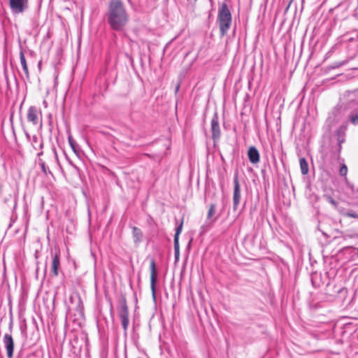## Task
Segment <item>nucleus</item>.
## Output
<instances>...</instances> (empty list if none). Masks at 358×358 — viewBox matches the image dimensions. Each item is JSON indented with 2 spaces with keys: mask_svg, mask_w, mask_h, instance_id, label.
I'll list each match as a JSON object with an SVG mask.
<instances>
[{
  "mask_svg": "<svg viewBox=\"0 0 358 358\" xmlns=\"http://www.w3.org/2000/svg\"><path fill=\"white\" fill-rule=\"evenodd\" d=\"M106 20L113 31H122L125 29L129 20V15L122 0L109 1Z\"/></svg>",
  "mask_w": 358,
  "mask_h": 358,
  "instance_id": "nucleus-1",
  "label": "nucleus"
},
{
  "mask_svg": "<svg viewBox=\"0 0 358 358\" xmlns=\"http://www.w3.org/2000/svg\"><path fill=\"white\" fill-rule=\"evenodd\" d=\"M217 22L219 25L220 36H224L231 27L232 16L227 4L223 2L218 9Z\"/></svg>",
  "mask_w": 358,
  "mask_h": 358,
  "instance_id": "nucleus-2",
  "label": "nucleus"
},
{
  "mask_svg": "<svg viewBox=\"0 0 358 358\" xmlns=\"http://www.w3.org/2000/svg\"><path fill=\"white\" fill-rule=\"evenodd\" d=\"M117 310L118 315L121 320L122 328L126 335L127 333V329L129 324V309L127 303L126 296L124 294H121L117 300Z\"/></svg>",
  "mask_w": 358,
  "mask_h": 358,
  "instance_id": "nucleus-3",
  "label": "nucleus"
},
{
  "mask_svg": "<svg viewBox=\"0 0 358 358\" xmlns=\"http://www.w3.org/2000/svg\"><path fill=\"white\" fill-rule=\"evenodd\" d=\"M234 190H233V210H237L241 200V185L238 178V172L236 171L234 174Z\"/></svg>",
  "mask_w": 358,
  "mask_h": 358,
  "instance_id": "nucleus-4",
  "label": "nucleus"
},
{
  "mask_svg": "<svg viewBox=\"0 0 358 358\" xmlns=\"http://www.w3.org/2000/svg\"><path fill=\"white\" fill-rule=\"evenodd\" d=\"M50 254L52 257L51 276L57 277L60 268V250L56 248L54 250L51 249Z\"/></svg>",
  "mask_w": 358,
  "mask_h": 358,
  "instance_id": "nucleus-5",
  "label": "nucleus"
},
{
  "mask_svg": "<svg viewBox=\"0 0 358 358\" xmlns=\"http://www.w3.org/2000/svg\"><path fill=\"white\" fill-rule=\"evenodd\" d=\"M210 129L212 132V138L214 142L220 139L221 136V131L219 124V116L217 112H215L210 122Z\"/></svg>",
  "mask_w": 358,
  "mask_h": 358,
  "instance_id": "nucleus-6",
  "label": "nucleus"
},
{
  "mask_svg": "<svg viewBox=\"0 0 358 358\" xmlns=\"http://www.w3.org/2000/svg\"><path fill=\"white\" fill-rule=\"evenodd\" d=\"M10 7L15 13H20L28 8V0H9Z\"/></svg>",
  "mask_w": 358,
  "mask_h": 358,
  "instance_id": "nucleus-7",
  "label": "nucleus"
},
{
  "mask_svg": "<svg viewBox=\"0 0 358 358\" xmlns=\"http://www.w3.org/2000/svg\"><path fill=\"white\" fill-rule=\"evenodd\" d=\"M150 288L152 290V296L155 299L156 294L155 285L157 282V273L156 271L155 261L153 257L150 259Z\"/></svg>",
  "mask_w": 358,
  "mask_h": 358,
  "instance_id": "nucleus-8",
  "label": "nucleus"
},
{
  "mask_svg": "<svg viewBox=\"0 0 358 358\" xmlns=\"http://www.w3.org/2000/svg\"><path fill=\"white\" fill-rule=\"evenodd\" d=\"M69 301L71 304H75V307L68 306V310L71 311L72 309H75L78 313L83 314V303L78 295H71L69 297Z\"/></svg>",
  "mask_w": 358,
  "mask_h": 358,
  "instance_id": "nucleus-9",
  "label": "nucleus"
},
{
  "mask_svg": "<svg viewBox=\"0 0 358 358\" xmlns=\"http://www.w3.org/2000/svg\"><path fill=\"white\" fill-rule=\"evenodd\" d=\"M3 343L6 350L7 357L13 358L14 341L10 334H6L3 338Z\"/></svg>",
  "mask_w": 358,
  "mask_h": 358,
  "instance_id": "nucleus-10",
  "label": "nucleus"
},
{
  "mask_svg": "<svg viewBox=\"0 0 358 358\" xmlns=\"http://www.w3.org/2000/svg\"><path fill=\"white\" fill-rule=\"evenodd\" d=\"M183 225V219L180 224L178 226L176 229V234L174 236V252H175V259L178 261L180 257V246H179V235L181 233Z\"/></svg>",
  "mask_w": 358,
  "mask_h": 358,
  "instance_id": "nucleus-11",
  "label": "nucleus"
},
{
  "mask_svg": "<svg viewBox=\"0 0 358 358\" xmlns=\"http://www.w3.org/2000/svg\"><path fill=\"white\" fill-rule=\"evenodd\" d=\"M303 183L304 184V194L306 198L309 201L310 205H313V195L312 182L308 177H303Z\"/></svg>",
  "mask_w": 358,
  "mask_h": 358,
  "instance_id": "nucleus-12",
  "label": "nucleus"
},
{
  "mask_svg": "<svg viewBox=\"0 0 358 358\" xmlns=\"http://www.w3.org/2000/svg\"><path fill=\"white\" fill-rule=\"evenodd\" d=\"M38 114L37 108L36 106H30L27 111V120L34 125H37L38 124Z\"/></svg>",
  "mask_w": 358,
  "mask_h": 358,
  "instance_id": "nucleus-13",
  "label": "nucleus"
},
{
  "mask_svg": "<svg viewBox=\"0 0 358 358\" xmlns=\"http://www.w3.org/2000/svg\"><path fill=\"white\" fill-rule=\"evenodd\" d=\"M248 156L250 162L252 164H257L259 162V152L255 146H250L249 148L248 151Z\"/></svg>",
  "mask_w": 358,
  "mask_h": 358,
  "instance_id": "nucleus-14",
  "label": "nucleus"
},
{
  "mask_svg": "<svg viewBox=\"0 0 358 358\" xmlns=\"http://www.w3.org/2000/svg\"><path fill=\"white\" fill-rule=\"evenodd\" d=\"M132 235L134 238V243L136 245H138V244L143 241V232L141 229L133 227H132Z\"/></svg>",
  "mask_w": 358,
  "mask_h": 358,
  "instance_id": "nucleus-15",
  "label": "nucleus"
},
{
  "mask_svg": "<svg viewBox=\"0 0 358 358\" xmlns=\"http://www.w3.org/2000/svg\"><path fill=\"white\" fill-rule=\"evenodd\" d=\"M346 129V126H341L336 131V137L339 144L340 149L341 148V143L345 141Z\"/></svg>",
  "mask_w": 358,
  "mask_h": 358,
  "instance_id": "nucleus-16",
  "label": "nucleus"
},
{
  "mask_svg": "<svg viewBox=\"0 0 358 358\" xmlns=\"http://www.w3.org/2000/svg\"><path fill=\"white\" fill-rule=\"evenodd\" d=\"M20 59L21 65L22 66V69L25 73L26 78L29 79V69H28L27 61H26V59L24 57V51L22 50H21L20 52Z\"/></svg>",
  "mask_w": 358,
  "mask_h": 358,
  "instance_id": "nucleus-17",
  "label": "nucleus"
},
{
  "mask_svg": "<svg viewBox=\"0 0 358 358\" xmlns=\"http://www.w3.org/2000/svg\"><path fill=\"white\" fill-rule=\"evenodd\" d=\"M300 169L301 173L305 176L308 173L309 166L308 162L304 157H301L299 159Z\"/></svg>",
  "mask_w": 358,
  "mask_h": 358,
  "instance_id": "nucleus-18",
  "label": "nucleus"
},
{
  "mask_svg": "<svg viewBox=\"0 0 358 358\" xmlns=\"http://www.w3.org/2000/svg\"><path fill=\"white\" fill-rule=\"evenodd\" d=\"M215 207L216 206L214 203H211L210 205V208L208 209L207 214V221L211 220V222H214L217 220V217H215L214 219L212 220V217L215 213Z\"/></svg>",
  "mask_w": 358,
  "mask_h": 358,
  "instance_id": "nucleus-19",
  "label": "nucleus"
},
{
  "mask_svg": "<svg viewBox=\"0 0 358 358\" xmlns=\"http://www.w3.org/2000/svg\"><path fill=\"white\" fill-rule=\"evenodd\" d=\"M32 145L35 149H36V146L41 149L43 146V141L34 135L32 137Z\"/></svg>",
  "mask_w": 358,
  "mask_h": 358,
  "instance_id": "nucleus-20",
  "label": "nucleus"
},
{
  "mask_svg": "<svg viewBox=\"0 0 358 358\" xmlns=\"http://www.w3.org/2000/svg\"><path fill=\"white\" fill-rule=\"evenodd\" d=\"M69 143L75 153H77V143L71 136L68 137Z\"/></svg>",
  "mask_w": 358,
  "mask_h": 358,
  "instance_id": "nucleus-21",
  "label": "nucleus"
},
{
  "mask_svg": "<svg viewBox=\"0 0 358 358\" xmlns=\"http://www.w3.org/2000/svg\"><path fill=\"white\" fill-rule=\"evenodd\" d=\"M39 165L41 168L42 171L45 175H48V173H51V171L49 170V168L46 166L45 162L40 159L39 160Z\"/></svg>",
  "mask_w": 358,
  "mask_h": 358,
  "instance_id": "nucleus-22",
  "label": "nucleus"
},
{
  "mask_svg": "<svg viewBox=\"0 0 358 358\" xmlns=\"http://www.w3.org/2000/svg\"><path fill=\"white\" fill-rule=\"evenodd\" d=\"M350 121L355 125L358 124V114L357 113L352 114L350 115Z\"/></svg>",
  "mask_w": 358,
  "mask_h": 358,
  "instance_id": "nucleus-23",
  "label": "nucleus"
},
{
  "mask_svg": "<svg viewBox=\"0 0 358 358\" xmlns=\"http://www.w3.org/2000/svg\"><path fill=\"white\" fill-rule=\"evenodd\" d=\"M348 173V168L345 164H343L340 169L339 173L342 176H345Z\"/></svg>",
  "mask_w": 358,
  "mask_h": 358,
  "instance_id": "nucleus-24",
  "label": "nucleus"
},
{
  "mask_svg": "<svg viewBox=\"0 0 358 358\" xmlns=\"http://www.w3.org/2000/svg\"><path fill=\"white\" fill-rule=\"evenodd\" d=\"M313 54V50H312L310 52V56H309V59H308L307 64H306V66L305 67V70L307 71V75L308 76L309 75V64H310V58H311Z\"/></svg>",
  "mask_w": 358,
  "mask_h": 358,
  "instance_id": "nucleus-25",
  "label": "nucleus"
},
{
  "mask_svg": "<svg viewBox=\"0 0 358 358\" xmlns=\"http://www.w3.org/2000/svg\"><path fill=\"white\" fill-rule=\"evenodd\" d=\"M346 63H347V61H342V62H336V63H334V65L333 68H338V67H340L341 66L345 65Z\"/></svg>",
  "mask_w": 358,
  "mask_h": 358,
  "instance_id": "nucleus-26",
  "label": "nucleus"
},
{
  "mask_svg": "<svg viewBox=\"0 0 358 358\" xmlns=\"http://www.w3.org/2000/svg\"><path fill=\"white\" fill-rule=\"evenodd\" d=\"M348 217H353V218H358V214L356 213H348Z\"/></svg>",
  "mask_w": 358,
  "mask_h": 358,
  "instance_id": "nucleus-27",
  "label": "nucleus"
},
{
  "mask_svg": "<svg viewBox=\"0 0 358 358\" xmlns=\"http://www.w3.org/2000/svg\"><path fill=\"white\" fill-rule=\"evenodd\" d=\"M189 4L194 6L197 1V0H187Z\"/></svg>",
  "mask_w": 358,
  "mask_h": 358,
  "instance_id": "nucleus-28",
  "label": "nucleus"
},
{
  "mask_svg": "<svg viewBox=\"0 0 358 358\" xmlns=\"http://www.w3.org/2000/svg\"><path fill=\"white\" fill-rule=\"evenodd\" d=\"M312 81H313V80H312V79L310 78L308 80L307 83H306V87H308L309 85H310V84H311V83H312Z\"/></svg>",
  "mask_w": 358,
  "mask_h": 358,
  "instance_id": "nucleus-29",
  "label": "nucleus"
},
{
  "mask_svg": "<svg viewBox=\"0 0 358 358\" xmlns=\"http://www.w3.org/2000/svg\"><path fill=\"white\" fill-rule=\"evenodd\" d=\"M310 282L313 285V273H310Z\"/></svg>",
  "mask_w": 358,
  "mask_h": 358,
  "instance_id": "nucleus-30",
  "label": "nucleus"
},
{
  "mask_svg": "<svg viewBox=\"0 0 358 358\" xmlns=\"http://www.w3.org/2000/svg\"><path fill=\"white\" fill-rule=\"evenodd\" d=\"M110 313H113V305H112L111 302H110Z\"/></svg>",
  "mask_w": 358,
  "mask_h": 358,
  "instance_id": "nucleus-31",
  "label": "nucleus"
},
{
  "mask_svg": "<svg viewBox=\"0 0 358 358\" xmlns=\"http://www.w3.org/2000/svg\"><path fill=\"white\" fill-rule=\"evenodd\" d=\"M54 152H55V157H56V158L57 159V152H56V150H55V149H54Z\"/></svg>",
  "mask_w": 358,
  "mask_h": 358,
  "instance_id": "nucleus-32",
  "label": "nucleus"
},
{
  "mask_svg": "<svg viewBox=\"0 0 358 358\" xmlns=\"http://www.w3.org/2000/svg\"><path fill=\"white\" fill-rule=\"evenodd\" d=\"M313 38V33L310 36V40L311 41Z\"/></svg>",
  "mask_w": 358,
  "mask_h": 358,
  "instance_id": "nucleus-33",
  "label": "nucleus"
},
{
  "mask_svg": "<svg viewBox=\"0 0 358 358\" xmlns=\"http://www.w3.org/2000/svg\"><path fill=\"white\" fill-rule=\"evenodd\" d=\"M179 90V85H178L176 87V92H177Z\"/></svg>",
  "mask_w": 358,
  "mask_h": 358,
  "instance_id": "nucleus-34",
  "label": "nucleus"
},
{
  "mask_svg": "<svg viewBox=\"0 0 358 358\" xmlns=\"http://www.w3.org/2000/svg\"><path fill=\"white\" fill-rule=\"evenodd\" d=\"M310 93H313V88L310 89Z\"/></svg>",
  "mask_w": 358,
  "mask_h": 358,
  "instance_id": "nucleus-35",
  "label": "nucleus"
},
{
  "mask_svg": "<svg viewBox=\"0 0 358 358\" xmlns=\"http://www.w3.org/2000/svg\"><path fill=\"white\" fill-rule=\"evenodd\" d=\"M43 155V152H39V153L38 154V155H39V156H40V155Z\"/></svg>",
  "mask_w": 358,
  "mask_h": 358,
  "instance_id": "nucleus-36",
  "label": "nucleus"
},
{
  "mask_svg": "<svg viewBox=\"0 0 358 358\" xmlns=\"http://www.w3.org/2000/svg\"><path fill=\"white\" fill-rule=\"evenodd\" d=\"M26 135L27 138H29V135L28 134H26Z\"/></svg>",
  "mask_w": 358,
  "mask_h": 358,
  "instance_id": "nucleus-37",
  "label": "nucleus"
},
{
  "mask_svg": "<svg viewBox=\"0 0 358 358\" xmlns=\"http://www.w3.org/2000/svg\"><path fill=\"white\" fill-rule=\"evenodd\" d=\"M357 255H358V248H357Z\"/></svg>",
  "mask_w": 358,
  "mask_h": 358,
  "instance_id": "nucleus-38",
  "label": "nucleus"
}]
</instances>
